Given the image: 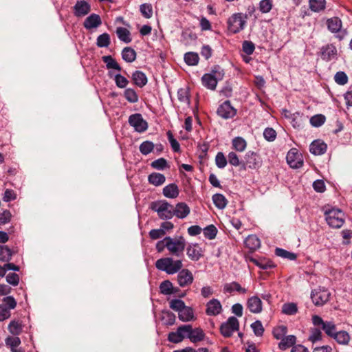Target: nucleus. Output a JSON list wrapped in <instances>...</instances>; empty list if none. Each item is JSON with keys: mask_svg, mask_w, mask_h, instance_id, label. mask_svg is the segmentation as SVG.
<instances>
[{"mask_svg": "<svg viewBox=\"0 0 352 352\" xmlns=\"http://www.w3.org/2000/svg\"><path fill=\"white\" fill-rule=\"evenodd\" d=\"M248 14L237 12L232 14L227 21L228 30L230 34H237L243 30L246 26Z\"/></svg>", "mask_w": 352, "mask_h": 352, "instance_id": "1", "label": "nucleus"}, {"mask_svg": "<svg viewBox=\"0 0 352 352\" xmlns=\"http://www.w3.org/2000/svg\"><path fill=\"white\" fill-rule=\"evenodd\" d=\"M155 267L157 270L164 271L168 274H174L182 268L183 263L181 260H174L171 257H165L157 260Z\"/></svg>", "mask_w": 352, "mask_h": 352, "instance_id": "2", "label": "nucleus"}, {"mask_svg": "<svg viewBox=\"0 0 352 352\" xmlns=\"http://www.w3.org/2000/svg\"><path fill=\"white\" fill-rule=\"evenodd\" d=\"M324 216L327 224L333 228H340L344 223V213L338 208H326Z\"/></svg>", "mask_w": 352, "mask_h": 352, "instance_id": "3", "label": "nucleus"}, {"mask_svg": "<svg viewBox=\"0 0 352 352\" xmlns=\"http://www.w3.org/2000/svg\"><path fill=\"white\" fill-rule=\"evenodd\" d=\"M165 240L167 241L166 245L170 254L179 256L183 254L186 247V240L183 236L175 238L166 236Z\"/></svg>", "mask_w": 352, "mask_h": 352, "instance_id": "4", "label": "nucleus"}, {"mask_svg": "<svg viewBox=\"0 0 352 352\" xmlns=\"http://www.w3.org/2000/svg\"><path fill=\"white\" fill-rule=\"evenodd\" d=\"M151 208L156 212L162 219H170L173 217V207L166 201L152 202Z\"/></svg>", "mask_w": 352, "mask_h": 352, "instance_id": "5", "label": "nucleus"}, {"mask_svg": "<svg viewBox=\"0 0 352 352\" xmlns=\"http://www.w3.org/2000/svg\"><path fill=\"white\" fill-rule=\"evenodd\" d=\"M330 296L327 289L319 287L311 292V298L316 306H322L329 301Z\"/></svg>", "mask_w": 352, "mask_h": 352, "instance_id": "6", "label": "nucleus"}, {"mask_svg": "<svg viewBox=\"0 0 352 352\" xmlns=\"http://www.w3.org/2000/svg\"><path fill=\"white\" fill-rule=\"evenodd\" d=\"M239 329V322L238 319L234 316L228 318L226 322L221 324L220 327L221 333L223 337L229 338L232 333Z\"/></svg>", "mask_w": 352, "mask_h": 352, "instance_id": "7", "label": "nucleus"}, {"mask_svg": "<svg viewBox=\"0 0 352 352\" xmlns=\"http://www.w3.org/2000/svg\"><path fill=\"white\" fill-rule=\"evenodd\" d=\"M312 322L314 326L319 327L322 329L329 337L332 338L337 331L336 327L333 322L324 321L321 317L317 315L313 316Z\"/></svg>", "mask_w": 352, "mask_h": 352, "instance_id": "8", "label": "nucleus"}, {"mask_svg": "<svg viewBox=\"0 0 352 352\" xmlns=\"http://www.w3.org/2000/svg\"><path fill=\"white\" fill-rule=\"evenodd\" d=\"M129 123L139 133L144 132L148 129V123L143 119L140 113H135L130 116L129 118Z\"/></svg>", "mask_w": 352, "mask_h": 352, "instance_id": "9", "label": "nucleus"}, {"mask_svg": "<svg viewBox=\"0 0 352 352\" xmlns=\"http://www.w3.org/2000/svg\"><path fill=\"white\" fill-rule=\"evenodd\" d=\"M217 113L223 119H230L236 116V109L232 106L229 100H226L219 106Z\"/></svg>", "mask_w": 352, "mask_h": 352, "instance_id": "10", "label": "nucleus"}, {"mask_svg": "<svg viewBox=\"0 0 352 352\" xmlns=\"http://www.w3.org/2000/svg\"><path fill=\"white\" fill-rule=\"evenodd\" d=\"M177 274V282L180 287H184L191 285L193 282L192 272L188 269L180 270Z\"/></svg>", "mask_w": 352, "mask_h": 352, "instance_id": "11", "label": "nucleus"}, {"mask_svg": "<svg viewBox=\"0 0 352 352\" xmlns=\"http://www.w3.org/2000/svg\"><path fill=\"white\" fill-rule=\"evenodd\" d=\"M186 254L190 260L197 261L204 256V251L199 244L192 243L188 245Z\"/></svg>", "mask_w": 352, "mask_h": 352, "instance_id": "12", "label": "nucleus"}, {"mask_svg": "<svg viewBox=\"0 0 352 352\" xmlns=\"http://www.w3.org/2000/svg\"><path fill=\"white\" fill-rule=\"evenodd\" d=\"M287 162L293 168H298L303 164L300 155L298 153L296 149H291L287 155Z\"/></svg>", "mask_w": 352, "mask_h": 352, "instance_id": "13", "label": "nucleus"}, {"mask_svg": "<svg viewBox=\"0 0 352 352\" xmlns=\"http://www.w3.org/2000/svg\"><path fill=\"white\" fill-rule=\"evenodd\" d=\"M222 310V305L217 299L213 298L206 304V313L208 316H217L221 313Z\"/></svg>", "mask_w": 352, "mask_h": 352, "instance_id": "14", "label": "nucleus"}, {"mask_svg": "<svg viewBox=\"0 0 352 352\" xmlns=\"http://www.w3.org/2000/svg\"><path fill=\"white\" fill-rule=\"evenodd\" d=\"M244 165L251 169H255L260 166L261 161L258 154L253 151H249L245 154Z\"/></svg>", "mask_w": 352, "mask_h": 352, "instance_id": "15", "label": "nucleus"}, {"mask_svg": "<svg viewBox=\"0 0 352 352\" xmlns=\"http://www.w3.org/2000/svg\"><path fill=\"white\" fill-rule=\"evenodd\" d=\"M247 307L251 313L259 314L263 310V304L260 298L254 296L247 300Z\"/></svg>", "mask_w": 352, "mask_h": 352, "instance_id": "16", "label": "nucleus"}, {"mask_svg": "<svg viewBox=\"0 0 352 352\" xmlns=\"http://www.w3.org/2000/svg\"><path fill=\"white\" fill-rule=\"evenodd\" d=\"M74 9L75 16L80 17L87 14L91 10V7L87 1L84 0H80L77 1L74 7Z\"/></svg>", "mask_w": 352, "mask_h": 352, "instance_id": "17", "label": "nucleus"}, {"mask_svg": "<svg viewBox=\"0 0 352 352\" xmlns=\"http://www.w3.org/2000/svg\"><path fill=\"white\" fill-rule=\"evenodd\" d=\"M337 55V49L333 44H328L321 48V57L323 60L329 61Z\"/></svg>", "mask_w": 352, "mask_h": 352, "instance_id": "18", "label": "nucleus"}, {"mask_svg": "<svg viewBox=\"0 0 352 352\" xmlns=\"http://www.w3.org/2000/svg\"><path fill=\"white\" fill-rule=\"evenodd\" d=\"M327 148V144L320 140H314L309 146V151L315 155L324 154L326 152Z\"/></svg>", "mask_w": 352, "mask_h": 352, "instance_id": "19", "label": "nucleus"}, {"mask_svg": "<svg viewBox=\"0 0 352 352\" xmlns=\"http://www.w3.org/2000/svg\"><path fill=\"white\" fill-rule=\"evenodd\" d=\"M102 24L100 16L97 14H90L84 21L83 25L85 29L91 30L96 28Z\"/></svg>", "mask_w": 352, "mask_h": 352, "instance_id": "20", "label": "nucleus"}, {"mask_svg": "<svg viewBox=\"0 0 352 352\" xmlns=\"http://www.w3.org/2000/svg\"><path fill=\"white\" fill-rule=\"evenodd\" d=\"M190 212L189 206L186 203L180 202L176 204L173 209V216L175 215L177 218L184 219L189 214Z\"/></svg>", "mask_w": 352, "mask_h": 352, "instance_id": "21", "label": "nucleus"}, {"mask_svg": "<svg viewBox=\"0 0 352 352\" xmlns=\"http://www.w3.org/2000/svg\"><path fill=\"white\" fill-rule=\"evenodd\" d=\"M205 334L201 329L196 328L192 329V326L190 325V330L188 334V338L192 342H197L204 340Z\"/></svg>", "mask_w": 352, "mask_h": 352, "instance_id": "22", "label": "nucleus"}, {"mask_svg": "<svg viewBox=\"0 0 352 352\" xmlns=\"http://www.w3.org/2000/svg\"><path fill=\"white\" fill-rule=\"evenodd\" d=\"M327 25L331 32L338 33L340 32L342 23L338 17H333L327 19Z\"/></svg>", "mask_w": 352, "mask_h": 352, "instance_id": "23", "label": "nucleus"}, {"mask_svg": "<svg viewBox=\"0 0 352 352\" xmlns=\"http://www.w3.org/2000/svg\"><path fill=\"white\" fill-rule=\"evenodd\" d=\"M179 190L177 184L173 183L166 186L163 188V195L170 199H174L178 197Z\"/></svg>", "mask_w": 352, "mask_h": 352, "instance_id": "24", "label": "nucleus"}, {"mask_svg": "<svg viewBox=\"0 0 352 352\" xmlns=\"http://www.w3.org/2000/svg\"><path fill=\"white\" fill-rule=\"evenodd\" d=\"M245 246L251 251H254L261 245L260 239L254 234L249 235L245 240Z\"/></svg>", "mask_w": 352, "mask_h": 352, "instance_id": "25", "label": "nucleus"}, {"mask_svg": "<svg viewBox=\"0 0 352 352\" xmlns=\"http://www.w3.org/2000/svg\"><path fill=\"white\" fill-rule=\"evenodd\" d=\"M223 291L225 293H232L234 291L238 292L240 294H245L247 289L242 287L240 284L237 282H232L230 283H226L223 287Z\"/></svg>", "mask_w": 352, "mask_h": 352, "instance_id": "26", "label": "nucleus"}, {"mask_svg": "<svg viewBox=\"0 0 352 352\" xmlns=\"http://www.w3.org/2000/svg\"><path fill=\"white\" fill-rule=\"evenodd\" d=\"M296 341V338L294 335H289L287 336H285L282 339H280V342L278 343V348L280 350L285 351L287 349L292 346L295 344Z\"/></svg>", "mask_w": 352, "mask_h": 352, "instance_id": "27", "label": "nucleus"}, {"mask_svg": "<svg viewBox=\"0 0 352 352\" xmlns=\"http://www.w3.org/2000/svg\"><path fill=\"white\" fill-rule=\"evenodd\" d=\"M132 79L134 84L139 87H142L147 83V78L141 71H135L133 72L132 74Z\"/></svg>", "mask_w": 352, "mask_h": 352, "instance_id": "28", "label": "nucleus"}, {"mask_svg": "<svg viewBox=\"0 0 352 352\" xmlns=\"http://www.w3.org/2000/svg\"><path fill=\"white\" fill-rule=\"evenodd\" d=\"M165 176L159 173H153L148 177V182L155 186H161L165 182Z\"/></svg>", "mask_w": 352, "mask_h": 352, "instance_id": "29", "label": "nucleus"}, {"mask_svg": "<svg viewBox=\"0 0 352 352\" xmlns=\"http://www.w3.org/2000/svg\"><path fill=\"white\" fill-rule=\"evenodd\" d=\"M202 85L211 90H214L217 87V82L211 76L210 74H205L201 78Z\"/></svg>", "mask_w": 352, "mask_h": 352, "instance_id": "30", "label": "nucleus"}, {"mask_svg": "<svg viewBox=\"0 0 352 352\" xmlns=\"http://www.w3.org/2000/svg\"><path fill=\"white\" fill-rule=\"evenodd\" d=\"M178 315L179 319L183 322L190 321L194 318L192 309L186 306L178 313Z\"/></svg>", "mask_w": 352, "mask_h": 352, "instance_id": "31", "label": "nucleus"}, {"mask_svg": "<svg viewBox=\"0 0 352 352\" xmlns=\"http://www.w3.org/2000/svg\"><path fill=\"white\" fill-rule=\"evenodd\" d=\"M332 338H334L340 344L346 345L348 344L350 341V336L345 331H336Z\"/></svg>", "mask_w": 352, "mask_h": 352, "instance_id": "32", "label": "nucleus"}, {"mask_svg": "<svg viewBox=\"0 0 352 352\" xmlns=\"http://www.w3.org/2000/svg\"><path fill=\"white\" fill-rule=\"evenodd\" d=\"M23 325L19 320H12L8 324L9 332L14 336H19L23 331Z\"/></svg>", "mask_w": 352, "mask_h": 352, "instance_id": "33", "label": "nucleus"}, {"mask_svg": "<svg viewBox=\"0 0 352 352\" xmlns=\"http://www.w3.org/2000/svg\"><path fill=\"white\" fill-rule=\"evenodd\" d=\"M309 8L314 12H319L325 9L326 0H309Z\"/></svg>", "mask_w": 352, "mask_h": 352, "instance_id": "34", "label": "nucleus"}, {"mask_svg": "<svg viewBox=\"0 0 352 352\" xmlns=\"http://www.w3.org/2000/svg\"><path fill=\"white\" fill-rule=\"evenodd\" d=\"M122 57L126 62L132 63L136 58V52L131 47H126L122 51Z\"/></svg>", "mask_w": 352, "mask_h": 352, "instance_id": "35", "label": "nucleus"}, {"mask_svg": "<svg viewBox=\"0 0 352 352\" xmlns=\"http://www.w3.org/2000/svg\"><path fill=\"white\" fill-rule=\"evenodd\" d=\"M212 201L214 206L219 209H223L226 207L228 201L224 195L217 193L212 196Z\"/></svg>", "mask_w": 352, "mask_h": 352, "instance_id": "36", "label": "nucleus"}, {"mask_svg": "<svg viewBox=\"0 0 352 352\" xmlns=\"http://www.w3.org/2000/svg\"><path fill=\"white\" fill-rule=\"evenodd\" d=\"M13 251L7 245H0V261L3 262H8L11 260Z\"/></svg>", "mask_w": 352, "mask_h": 352, "instance_id": "37", "label": "nucleus"}, {"mask_svg": "<svg viewBox=\"0 0 352 352\" xmlns=\"http://www.w3.org/2000/svg\"><path fill=\"white\" fill-rule=\"evenodd\" d=\"M232 148L238 152H243L247 146L246 141L241 137L234 138L232 141Z\"/></svg>", "mask_w": 352, "mask_h": 352, "instance_id": "38", "label": "nucleus"}, {"mask_svg": "<svg viewBox=\"0 0 352 352\" xmlns=\"http://www.w3.org/2000/svg\"><path fill=\"white\" fill-rule=\"evenodd\" d=\"M116 34L119 39L126 43L131 41L130 32L125 28L119 27L116 30Z\"/></svg>", "mask_w": 352, "mask_h": 352, "instance_id": "39", "label": "nucleus"}, {"mask_svg": "<svg viewBox=\"0 0 352 352\" xmlns=\"http://www.w3.org/2000/svg\"><path fill=\"white\" fill-rule=\"evenodd\" d=\"M102 59L103 62L106 63L107 69H113L118 71H121V67L111 56H104L102 57Z\"/></svg>", "mask_w": 352, "mask_h": 352, "instance_id": "40", "label": "nucleus"}, {"mask_svg": "<svg viewBox=\"0 0 352 352\" xmlns=\"http://www.w3.org/2000/svg\"><path fill=\"white\" fill-rule=\"evenodd\" d=\"M282 312L286 315H294L298 312L297 305L294 302H287L283 304Z\"/></svg>", "mask_w": 352, "mask_h": 352, "instance_id": "41", "label": "nucleus"}, {"mask_svg": "<svg viewBox=\"0 0 352 352\" xmlns=\"http://www.w3.org/2000/svg\"><path fill=\"white\" fill-rule=\"evenodd\" d=\"M275 254L276 256H280V257H282V258H287L288 260H290V261H293V260H295L296 258V254L293 253V252H290L287 250H285L284 249H282V248H277L275 250Z\"/></svg>", "mask_w": 352, "mask_h": 352, "instance_id": "42", "label": "nucleus"}, {"mask_svg": "<svg viewBox=\"0 0 352 352\" xmlns=\"http://www.w3.org/2000/svg\"><path fill=\"white\" fill-rule=\"evenodd\" d=\"M199 56L195 52H187L184 55V60L188 65H196L199 63Z\"/></svg>", "mask_w": 352, "mask_h": 352, "instance_id": "43", "label": "nucleus"}, {"mask_svg": "<svg viewBox=\"0 0 352 352\" xmlns=\"http://www.w3.org/2000/svg\"><path fill=\"white\" fill-rule=\"evenodd\" d=\"M124 96L131 103H135L138 101V96L133 89H126L124 92Z\"/></svg>", "mask_w": 352, "mask_h": 352, "instance_id": "44", "label": "nucleus"}, {"mask_svg": "<svg viewBox=\"0 0 352 352\" xmlns=\"http://www.w3.org/2000/svg\"><path fill=\"white\" fill-rule=\"evenodd\" d=\"M160 292L165 295L171 294L173 293V286L170 281L164 280L161 283L160 285Z\"/></svg>", "mask_w": 352, "mask_h": 352, "instance_id": "45", "label": "nucleus"}, {"mask_svg": "<svg viewBox=\"0 0 352 352\" xmlns=\"http://www.w3.org/2000/svg\"><path fill=\"white\" fill-rule=\"evenodd\" d=\"M98 47H107L110 44V36L107 33H103L99 35L97 38Z\"/></svg>", "mask_w": 352, "mask_h": 352, "instance_id": "46", "label": "nucleus"}, {"mask_svg": "<svg viewBox=\"0 0 352 352\" xmlns=\"http://www.w3.org/2000/svg\"><path fill=\"white\" fill-rule=\"evenodd\" d=\"M322 338V333L318 328H311L310 330V335L309 336V340L314 343L321 340Z\"/></svg>", "mask_w": 352, "mask_h": 352, "instance_id": "47", "label": "nucleus"}, {"mask_svg": "<svg viewBox=\"0 0 352 352\" xmlns=\"http://www.w3.org/2000/svg\"><path fill=\"white\" fill-rule=\"evenodd\" d=\"M287 332V328L285 325L278 326L273 329V336L277 340L284 338Z\"/></svg>", "mask_w": 352, "mask_h": 352, "instance_id": "48", "label": "nucleus"}, {"mask_svg": "<svg viewBox=\"0 0 352 352\" xmlns=\"http://www.w3.org/2000/svg\"><path fill=\"white\" fill-rule=\"evenodd\" d=\"M155 147L154 144L150 141H144L140 146V151L142 155H146L151 153Z\"/></svg>", "mask_w": 352, "mask_h": 352, "instance_id": "49", "label": "nucleus"}, {"mask_svg": "<svg viewBox=\"0 0 352 352\" xmlns=\"http://www.w3.org/2000/svg\"><path fill=\"white\" fill-rule=\"evenodd\" d=\"M140 11L146 19H150L153 16V7L151 4L143 3L140 6Z\"/></svg>", "mask_w": 352, "mask_h": 352, "instance_id": "50", "label": "nucleus"}, {"mask_svg": "<svg viewBox=\"0 0 352 352\" xmlns=\"http://www.w3.org/2000/svg\"><path fill=\"white\" fill-rule=\"evenodd\" d=\"M183 329H177L176 331H172L168 335V340L173 343H179L183 340V336L180 335Z\"/></svg>", "mask_w": 352, "mask_h": 352, "instance_id": "51", "label": "nucleus"}, {"mask_svg": "<svg viewBox=\"0 0 352 352\" xmlns=\"http://www.w3.org/2000/svg\"><path fill=\"white\" fill-rule=\"evenodd\" d=\"M217 234V229L214 225H210L204 229V234L208 239H214Z\"/></svg>", "mask_w": 352, "mask_h": 352, "instance_id": "52", "label": "nucleus"}, {"mask_svg": "<svg viewBox=\"0 0 352 352\" xmlns=\"http://www.w3.org/2000/svg\"><path fill=\"white\" fill-rule=\"evenodd\" d=\"M6 344L10 348V350L17 348L21 344V339L18 336L14 337L8 336L6 340Z\"/></svg>", "mask_w": 352, "mask_h": 352, "instance_id": "53", "label": "nucleus"}, {"mask_svg": "<svg viewBox=\"0 0 352 352\" xmlns=\"http://www.w3.org/2000/svg\"><path fill=\"white\" fill-rule=\"evenodd\" d=\"M273 7V0H261L259 3V10L262 13H268Z\"/></svg>", "mask_w": 352, "mask_h": 352, "instance_id": "54", "label": "nucleus"}, {"mask_svg": "<svg viewBox=\"0 0 352 352\" xmlns=\"http://www.w3.org/2000/svg\"><path fill=\"white\" fill-rule=\"evenodd\" d=\"M211 76L215 79V80L218 82L219 80L223 79L224 76V71L221 68L219 65H215L212 69L211 73H210Z\"/></svg>", "mask_w": 352, "mask_h": 352, "instance_id": "55", "label": "nucleus"}, {"mask_svg": "<svg viewBox=\"0 0 352 352\" xmlns=\"http://www.w3.org/2000/svg\"><path fill=\"white\" fill-rule=\"evenodd\" d=\"M251 328L255 336L261 337L264 333V327L260 320H256L251 324Z\"/></svg>", "mask_w": 352, "mask_h": 352, "instance_id": "56", "label": "nucleus"}, {"mask_svg": "<svg viewBox=\"0 0 352 352\" xmlns=\"http://www.w3.org/2000/svg\"><path fill=\"white\" fill-rule=\"evenodd\" d=\"M325 116L322 114H318L312 116L310 118V123L315 127H319L322 126L325 122Z\"/></svg>", "mask_w": 352, "mask_h": 352, "instance_id": "57", "label": "nucleus"}, {"mask_svg": "<svg viewBox=\"0 0 352 352\" xmlns=\"http://www.w3.org/2000/svg\"><path fill=\"white\" fill-rule=\"evenodd\" d=\"M227 159L222 152L217 153L215 157V164L219 168H223L227 165Z\"/></svg>", "mask_w": 352, "mask_h": 352, "instance_id": "58", "label": "nucleus"}, {"mask_svg": "<svg viewBox=\"0 0 352 352\" xmlns=\"http://www.w3.org/2000/svg\"><path fill=\"white\" fill-rule=\"evenodd\" d=\"M168 140L170 144L171 148L175 152L180 151V145L177 140L174 138V136L170 131L167 132Z\"/></svg>", "mask_w": 352, "mask_h": 352, "instance_id": "59", "label": "nucleus"}, {"mask_svg": "<svg viewBox=\"0 0 352 352\" xmlns=\"http://www.w3.org/2000/svg\"><path fill=\"white\" fill-rule=\"evenodd\" d=\"M185 303L180 299H174L170 302V307L178 313L185 307Z\"/></svg>", "mask_w": 352, "mask_h": 352, "instance_id": "60", "label": "nucleus"}, {"mask_svg": "<svg viewBox=\"0 0 352 352\" xmlns=\"http://www.w3.org/2000/svg\"><path fill=\"white\" fill-rule=\"evenodd\" d=\"M336 82L340 85H344L348 82V77L344 72H338L334 76Z\"/></svg>", "mask_w": 352, "mask_h": 352, "instance_id": "61", "label": "nucleus"}, {"mask_svg": "<svg viewBox=\"0 0 352 352\" xmlns=\"http://www.w3.org/2000/svg\"><path fill=\"white\" fill-rule=\"evenodd\" d=\"M116 85L119 88H124L127 86L129 80L121 74H116L114 76Z\"/></svg>", "mask_w": 352, "mask_h": 352, "instance_id": "62", "label": "nucleus"}, {"mask_svg": "<svg viewBox=\"0 0 352 352\" xmlns=\"http://www.w3.org/2000/svg\"><path fill=\"white\" fill-rule=\"evenodd\" d=\"M263 136L266 140L272 142L276 138V132L274 129L267 127L264 130Z\"/></svg>", "mask_w": 352, "mask_h": 352, "instance_id": "63", "label": "nucleus"}, {"mask_svg": "<svg viewBox=\"0 0 352 352\" xmlns=\"http://www.w3.org/2000/svg\"><path fill=\"white\" fill-rule=\"evenodd\" d=\"M151 166L157 170H164L167 166V162L164 158H159L151 163Z\"/></svg>", "mask_w": 352, "mask_h": 352, "instance_id": "64", "label": "nucleus"}]
</instances>
